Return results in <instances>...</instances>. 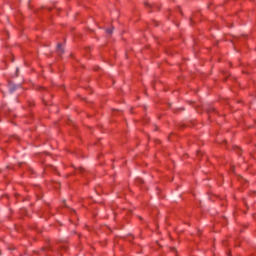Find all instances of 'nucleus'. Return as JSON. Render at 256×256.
Returning <instances> with one entry per match:
<instances>
[{
  "label": "nucleus",
  "mask_w": 256,
  "mask_h": 256,
  "mask_svg": "<svg viewBox=\"0 0 256 256\" xmlns=\"http://www.w3.org/2000/svg\"><path fill=\"white\" fill-rule=\"evenodd\" d=\"M56 53L59 57H61V55H63V53H65V47H63V45L61 43L57 44Z\"/></svg>",
  "instance_id": "obj_1"
},
{
  "label": "nucleus",
  "mask_w": 256,
  "mask_h": 256,
  "mask_svg": "<svg viewBox=\"0 0 256 256\" xmlns=\"http://www.w3.org/2000/svg\"><path fill=\"white\" fill-rule=\"evenodd\" d=\"M113 29H115L114 27H112V28H108V29H106V33H107V35H113Z\"/></svg>",
  "instance_id": "obj_2"
}]
</instances>
